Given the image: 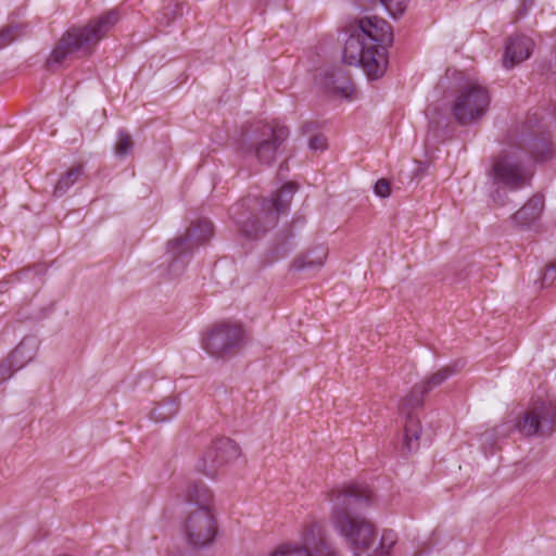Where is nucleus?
I'll return each instance as SVG.
<instances>
[{"label": "nucleus", "instance_id": "5701e85b", "mask_svg": "<svg viewBox=\"0 0 556 556\" xmlns=\"http://www.w3.org/2000/svg\"><path fill=\"white\" fill-rule=\"evenodd\" d=\"M178 409L179 404L176 399H166L151 410L150 417L156 422H164L174 417Z\"/></svg>", "mask_w": 556, "mask_h": 556}, {"label": "nucleus", "instance_id": "cd10ccee", "mask_svg": "<svg viewBox=\"0 0 556 556\" xmlns=\"http://www.w3.org/2000/svg\"><path fill=\"white\" fill-rule=\"evenodd\" d=\"M135 142L131 136L125 130L117 131L116 142L114 144V153L118 159H125L134 149Z\"/></svg>", "mask_w": 556, "mask_h": 556}, {"label": "nucleus", "instance_id": "39448f33", "mask_svg": "<svg viewBox=\"0 0 556 556\" xmlns=\"http://www.w3.org/2000/svg\"><path fill=\"white\" fill-rule=\"evenodd\" d=\"M214 233V227L211 220L200 219L192 224L184 236H179L167 243V251L172 257L168 265V274L170 277L180 276L188 260L194 250L206 243Z\"/></svg>", "mask_w": 556, "mask_h": 556}, {"label": "nucleus", "instance_id": "9d476101", "mask_svg": "<svg viewBox=\"0 0 556 556\" xmlns=\"http://www.w3.org/2000/svg\"><path fill=\"white\" fill-rule=\"evenodd\" d=\"M184 535L192 548H202L210 545L217 533L215 514L213 509L194 508L188 513L184 526Z\"/></svg>", "mask_w": 556, "mask_h": 556}, {"label": "nucleus", "instance_id": "7ed1b4c3", "mask_svg": "<svg viewBox=\"0 0 556 556\" xmlns=\"http://www.w3.org/2000/svg\"><path fill=\"white\" fill-rule=\"evenodd\" d=\"M298 185L289 181L285 184L270 198H264L261 203L263 219L249 213L245 202H239L229 210L231 217L239 227L241 233L250 239L257 238L273 228L279 215L286 213L293 199Z\"/></svg>", "mask_w": 556, "mask_h": 556}, {"label": "nucleus", "instance_id": "a878e982", "mask_svg": "<svg viewBox=\"0 0 556 556\" xmlns=\"http://www.w3.org/2000/svg\"><path fill=\"white\" fill-rule=\"evenodd\" d=\"M182 15V4L179 2H170L166 7H164L156 16V22L159 26L167 27L169 26L177 17Z\"/></svg>", "mask_w": 556, "mask_h": 556}, {"label": "nucleus", "instance_id": "ddd939ff", "mask_svg": "<svg viewBox=\"0 0 556 556\" xmlns=\"http://www.w3.org/2000/svg\"><path fill=\"white\" fill-rule=\"evenodd\" d=\"M355 30L366 39L375 49L388 58V48L393 42V31L391 25L378 16H365L357 21Z\"/></svg>", "mask_w": 556, "mask_h": 556}, {"label": "nucleus", "instance_id": "c756f323", "mask_svg": "<svg viewBox=\"0 0 556 556\" xmlns=\"http://www.w3.org/2000/svg\"><path fill=\"white\" fill-rule=\"evenodd\" d=\"M22 35V27L10 24L0 29V50L8 47Z\"/></svg>", "mask_w": 556, "mask_h": 556}, {"label": "nucleus", "instance_id": "4be33fe9", "mask_svg": "<svg viewBox=\"0 0 556 556\" xmlns=\"http://www.w3.org/2000/svg\"><path fill=\"white\" fill-rule=\"evenodd\" d=\"M460 370L459 362H456L452 365H447L435 371L434 374L428 376L424 381L419 384L424 388V393H429L434 388L441 386L450 377L457 374Z\"/></svg>", "mask_w": 556, "mask_h": 556}, {"label": "nucleus", "instance_id": "f03ea898", "mask_svg": "<svg viewBox=\"0 0 556 556\" xmlns=\"http://www.w3.org/2000/svg\"><path fill=\"white\" fill-rule=\"evenodd\" d=\"M119 21V12L112 9L97 18L90 20L83 27H72L66 30L47 60L48 66L61 64L68 56L80 53L89 55L97 43L105 37L109 30Z\"/></svg>", "mask_w": 556, "mask_h": 556}, {"label": "nucleus", "instance_id": "f8f14e48", "mask_svg": "<svg viewBox=\"0 0 556 556\" xmlns=\"http://www.w3.org/2000/svg\"><path fill=\"white\" fill-rule=\"evenodd\" d=\"M240 455V448L237 443L229 438H219L214 441L198 460L197 469L207 477H215L217 469L237 459Z\"/></svg>", "mask_w": 556, "mask_h": 556}, {"label": "nucleus", "instance_id": "dca6fc26", "mask_svg": "<svg viewBox=\"0 0 556 556\" xmlns=\"http://www.w3.org/2000/svg\"><path fill=\"white\" fill-rule=\"evenodd\" d=\"M534 48L532 38L525 35L511 36L507 39L503 55V66L507 70L528 60Z\"/></svg>", "mask_w": 556, "mask_h": 556}, {"label": "nucleus", "instance_id": "20e7f679", "mask_svg": "<svg viewBox=\"0 0 556 556\" xmlns=\"http://www.w3.org/2000/svg\"><path fill=\"white\" fill-rule=\"evenodd\" d=\"M289 137L285 126H273L262 121L242 125L236 139L237 150L262 165H271L280 146Z\"/></svg>", "mask_w": 556, "mask_h": 556}, {"label": "nucleus", "instance_id": "1a4fd4ad", "mask_svg": "<svg viewBox=\"0 0 556 556\" xmlns=\"http://www.w3.org/2000/svg\"><path fill=\"white\" fill-rule=\"evenodd\" d=\"M491 176L496 184L510 190H519L531 185L533 172L522 164L518 150L513 149L494 157Z\"/></svg>", "mask_w": 556, "mask_h": 556}, {"label": "nucleus", "instance_id": "a211bd4d", "mask_svg": "<svg viewBox=\"0 0 556 556\" xmlns=\"http://www.w3.org/2000/svg\"><path fill=\"white\" fill-rule=\"evenodd\" d=\"M303 540L302 546L307 548L309 556H337L331 544L316 526H309L305 530Z\"/></svg>", "mask_w": 556, "mask_h": 556}, {"label": "nucleus", "instance_id": "c9c22d12", "mask_svg": "<svg viewBox=\"0 0 556 556\" xmlns=\"http://www.w3.org/2000/svg\"><path fill=\"white\" fill-rule=\"evenodd\" d=\"M526 11H527V9H526V8L520 9V10H519V15H523V14L526 13Z\"/></svg>", "mask_w": 556, "mask_h": 556}, {"label": "nucleus", "instance_id": "0eeeda50", "mask_svg": "<svg viewBox=\"0 0 556 556\" xmlns=\"http://www.w3.org/2000/svg\"><path fill=\"white\" fill-rule=\"evenodd\" d=\"M343 62L349 65L362 66L371 80L381 78L388 67V58H384L379 49H375L355 29L345 41Z\"/></svg>", "mask_w": 556, "mask_h": 556}, {"label": "nucleus", "instance_id": "72a5a7b5", "mask_svg": "<svg viewBox=\"0 0 556 556\" xmlns=\"http://www.w3.org/2000/svg\"><path fill=\"white\" fill-rule=\"evenodd\" d=\"M375 193L380 198H388L391 193L390 182L386 178L377 180L374 187Z\"/></svg>", "mask_w": 556, "mask_h": 556}, {"label": "nucleus", "instance_id": "aec40b11", "mask_svg": "<svg viewBox=\"0 0 556 556\" xmlns=\"http://www.w3.org/2000/svg\"><path fill=\"white\" fill-rule=\"evenodd\" d=\"M328 250L323 245H317L306 253L300 255L293 261V268L298 270L316 269L324 265Z\"/></svg>", "mask_w": 556, "mask_h": 556}, {"label": "nucleus", "instance_id": "7c9ffc66", "mask_svg": "<svg viewBox=\"0 0 556 556\" xmlns=\"http://www.w3.org/2000/svg\"><path fill=\"white\" fill-rule=\"evenodd\" d=\"M293 250V245L289 240H285L275 244L270 251L271 261H278L286 257Z\"/></svg>", "mask_w": 556, "mask_h": 556}, {"label": "nucleus", "instance_id": "4468645a", "mask_svg": "<svg viewBox=\"0 0 556 556\" xmlns=\"http://www.w3.org/2000/svg\"><path fill=\"white\" fill-rule=\"evenodd\" d=\"M555 424V409L545 403H541L523 414L522 419L517 424V428L528 437L547 435L554 431Z\"/></svg>", "mask_w": 556, "mask_h": 556}, {"label": "nucleus", "instance_id": "6e6552de", "mask_svg": "<svg viewBox=\"0 0 556 556\" xmlns=\"http://www.w3.org/2000/svg\"><path fill=\"white\" fill-rule=\"evenodd\" d=\"M244 330L238 323L219 321L212 325L202 337V348L214 358L236 355L243 345Z\"/></svg>", "mask_w": 556, "mask_h": 556}, {"label": "nucleus", "instance_id": "f257e3e1", "mask_svg": "<svg viewBox=\"0 0 556 556\" xmlns=\"http://www.w3.org/2000/svg\"><path fill=\"white\" fill-rule=\"evenodd\" d=\"M372 496L367 485L357 483L333 489L328 495L332 503V520L336 529L353 548L362 552L368 551L377 538L375 525L357 514L359 509L371 505Z\"/></svg>", "mask_w": 556, "mask_h": 556}, {"label": "nucleus", "instance_id": "6ab92c4d", "mask_svg": "<svg viewBox=\"0 0 556 556\" xmlns=\"http://www.w3.org/2000/svg\"><path fill=\"white\" fill-rule=\"evenodd\" d=\"M185 501L190 505H194L195 508L213 509V493L201 481H194L188 484Z\"/></svg>", "mask_w": 556, "mask_h": 556}, {"label": "nucleus", "instance_id": "f3484780", "mask_svg": "<svg viewBox=\"0 0 556 556\" xmlns=\"http://www.w3.org/2000/svg\"><path fill=\"white\" fill-rule=\"evenodd\" d=\"M543 210L544 195L535 193L511 216V219L519 227H530L541 217Z\"/></svg>", "mask_w": 556, "mask_h": 556}, {"label": "nucleus", "instance_id": "412c9836", "mask_svg": "<svg viewBox=\"0 0 556 556\" xmlns=\"http://www.w3.org/2000/svg\"><path fill=\"white\" fill-rule=\"evenodd\" d=\"M38 346L34 339H24L9 355L11 361L15 364V369L23 368L27 363L36 356Z\"/></svg>", "mask_w": 556, "mask_h": 556}, {"label": "nucleus", "instance_id": "473e14b6", "mask_svg": "<svg viewBox=\"0 0 556 556\" xmlns=\"http://www.w3.org/2000/svg\"><path fill=\"white\" fill-rule=\"evenodd\" d=\"M556 279V258L545 266L542 275V286H551Z\"/></svg>", "mask_w": 556, "mask_h": 556}, {"label": "nucleus", "instance_id": "bb28decb", "mask_svg": "<svg viewBox=\"0 0 556 556\" xmlns=\"http://www.w3.org/2000/svg\"><path fill=\"white\" fill-rule=\"evenodd\" d=\"M396 542L397 535L393 530H383L379 546L369 556H391L392 548Z\"/></svg>", "mask_w": 556, "mask_h": 556}, {"label": "nucleus", "instance_id": "b1692460", "mask_svg": "<svg viewBox=\"0 0 556 556\" xmlns=\"http://www.w3.org/2000/svg\"><path fill=\"white\" fill-rule=\"evenodd\" d=\"M84 173V167L81 165H76L68 169L64 175L61 176L59 181L56 182L53 194L55 197H62L65 192L78 181L80 176Z\"/></svg>", "mask_w": 556, "mask_h": 556}, {"label": "nucleus", "instance_id": "f704fd0d", "mask_svg": "<svg viewBox=\"0 0 556 556\" xmlns=\"http://www.w3.org/2000/svg\"><path fill=\"white\" fill-rule=\"evenodd\" d=\"M344 79H345L344 85L334 86V89L338 91V93L348 96L349 92L352 91V86H351V83L349 81V79H346V78H344Z\"/></svg>", "mask_w": 556, "mask_h": 556}, {"label": "nucleus", "instance_id": "393cba45", "mask_svg": "<svg viewBox=\"0 0 556 556\" xmlns=\"http://www.w3.org/2000/svg\"><path fill=\"white\" fill-rule=\"evenodd\" d=\"M317 129L318 124L315 122H305L301 127L303 135H312L308 141L309 149L314 151H324L327 148V139L321 134H315Z\"/></svg>", "mask_w": 556, "mask_h": 556}, {"label": "nucleus", "instance_id": "423d86ee", "mask_svg": "<svg viewBox=\"0 0 556 556\" xmlns=\"http://www.w3.org/2000/svg\"><path fill=\"white\" fill-rule=\"evenodd\" d=\"M491 93L486 86L468 83L457 92L451 111L454 119L462 126L480 121L488 112Z\"/></svg>", "mask_w": 556, "mask_h": 556}, {"label": "nucleus", "instance_id": "e433bc0d", "mask_svg": "<svg viewBox=\"0 0 556 556\" xmlns=\"http://www.w3.org/2000/svg\"><path fill=\"white\" fill-rule=\"evenodd\" d=\"M337 74H341V71H338ZM336 73H331V77H334Z\"/></svg>", "mask_w": 556, "mask_h": 556}, {"label": "nucleus", "instance_id": "c85d7f7f", "mask_svg": "<svg viewBox=\"0 0 556 556\" xmlns=\"http://www.w3.org/2000/svg\"><path fill=\"white\" fill-rule=\"evenodd\" d=\"M269 556H309L306 547L296 543L280 544Z\"/></svg>", "mask_w": 556, "mask_h": 556}, {"label": "nucleus", "instance_id": "2eb2a0df", "mask_svg": "<svg viewBox=\"0 0 556 556\" xmlns=\"http://www.w3.org/2000/svg\"><path fill=\"white\" fill-rule=\"evenodd\" d=\"M518 153H527L535 162H546L556 157V149L547 134L540 136H522L518 147L515 148Z\"/></svg>", "mask_w": 556, "mask_h": 556}, {"label": "nucleus", "instance_id": "9b49d317", "mask_svg": "<svg viewBox=\"0 0 556 556\" xmlns=\"http://www.w3.org/2000/svg\"><path fill=\"white\" fill-rule=\"evenodd\" d=\"M427 394L428 393H424V388L417 383L413 387L410 393L401 401L399 409L402 414L406 415L403 443L401 447V452L403 454H410L419 448L421 425L419 419L416 418L413 413L424 405V399Z\"/></svg>", "mask_w": 556, "mask_h": 556}, {"label": "nucleus", "instance_id": "2f4dec72", "mask_svg": "<svg viewBox=\"0 0 556 556\" xmlns=\"http://www.w3.org/2000/svg\"><path fill=\"white\" fill-rule=\"evenodd\" d=\"M16 370L17 369H15V364L11 361L10 357L2 361L0 363V383L8 380Z\"/></svg>", "mask_w": 556, "mask_h": 556}]
</instances>
